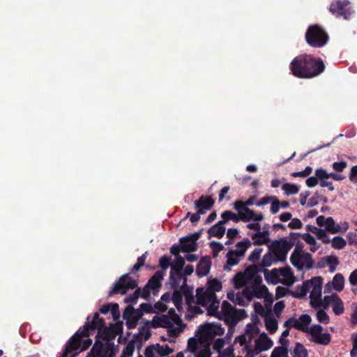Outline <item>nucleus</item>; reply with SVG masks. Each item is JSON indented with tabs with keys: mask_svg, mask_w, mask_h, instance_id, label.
I'll use <instances>...</instances> for the list:
<instances>
[{
	"mask_svg": "<svg viewBox=\"0 0 357 357\" xmlns=\"http://www.w3.org/2000/svg\"><path fill=\"white\" fill-rule=\"evenodd\" d=\"M259 333V327L255 324H247L244 333L234 339V344L238 353L248 351L255 357L271 348L273 342L271 338L265 333Z\"/></svg>",
	"mask_w": 357,
	"mask_h": 357,
	"instance_id": "f257e3e1",
	"label": "nucleus"
},
{
	"mask_svg": "<svg viewBox=\"0 0 357 357\" xmlns=\"http://www.w3.org/2000/svg\"><path fill=\"white\" fill-rule=\"evenodd\" d=\"M185 304L188 317H192L204 312V307L210 315H214L219 308L220 302L216 294L202 288L197 289L196 300L190 290H184Z\"/></svg>",
	"mask_w": 357,
	"mask_h": 357,
	"instance_id": "f03ea898",
	"label": "nucleus"
},
{
	"mask_svg": "<svg viewBox=\"0 0 357 357\" xmlns=\"http://www.w3.org/2000/svg\"><path fill=\"white\" fill-rule=\"evenodd\" d=\"M325 65L320 58L310 54H301L296 56L289 64L291 73L301 79H310L324 72Z\"/></svg>",
	"mask_w": 357,
	"mask_h": 357,
	"instance_id": "7ed1b4c3",
	"label": "nucleus"
},
{
	"mask_svg": "<svg viewBox=\"0 0 357 357\" xmlns=\"http://www.w3.org/2000/svg\"><path fill=\"white\" fill-rule=\"evenodd\" d=\"M261 283L262 282H253L251 286L243 288L241 291H230L227 293V298L234 304L246 306L254 298H271V295L268 294V288Z\"/></svg>",
	"mask_w": 357,
	"mask_h": 357,
	"instance_id": "20e7f679",
	"label": "nucleus"
},
{
	"mask_svg": "<svg viewBox=\"0 0 357 357\" xmlns=\"http://www.w3.org/2000/svg\"><path fill=\"white\" fill-rule=\"evenodd\" d=\"M323 279L320 276L313 277L311 280L304 281L299 289L297 297H305L310 293V305L312 308H319L323 303L322 298Z\"/></svg>",
	"mask_w": 357,
	"mask_h": 357,
	"instance_id": "39448f33",
	"label": "nucleus"
},
{
	"mask_svg": "<svg viewBox=\"0 0 357 357\" xmlns=\"http://www.w3.org/2000/svg\"><path fill=\"white\" fill-rule=\"evenodd\" d=\"M151 325L153 328H167L169 336L178 335L185 326L180 316L173 308H170L166 314L155 315L151 321Z\"/></svg>",
	"mask_w": 357,
	"mask_h": 357,
	"instance_id": "423d86ee",
	"label": "nucleus"
},
{
	"mask_svg": "<svg viewBox=\"0 0 357 357\" xmlns=\"http://www.w3.org/2000/svg\"><path fill=\"white\" fill-rule=\"evenodd\" d=\"M90 319L91 317L89 316L83 328L78 331H80V335L76 340L79 342L80 351L86 350L92 344V340L89 338V336L95 333L96 331H98L99 334L101 329L105 326L104 321L99 317L98 312L93 314L91 321H90Z\"/></svg>",
	"mask_w": 357,
	"mask_h": 357,
	"instance_id": "0eeeda50",
	"label": "nucleus"
},
{
	"mask_svg": "<svg viewBox=\"0 0 357 357\" xmlns=\"http://www.w3.org/2000/svg\"><path fill=\"white\" fill-rule=\"evenodd\" d=\"M234 304L227 301H224L221 305V310H218L215 314L221 320H223L229 326H235L242 318L245 317V311L243 309H236Z\"/></svg>",
	"mask_w": 357,
	"mask_h": 357,
	"instance_id": "6e6552de",
	"label": "nucleus"
},
{
	"mask_svg": "<svg viewBox=\"0 0 357 357\" xmlns=\"http://www.w3.org/2000/svg\"><path fill=\"white\" fill-rule=\"evenodd\" d=\"M264 275L266 280L274 284L280 283L289 287L295 282V276L289 266L265 271Z\"/></svg>",
	"mask_w": 357,
	"mask_h": 357,
	"instance_id": "1a4fd4ad",
	"label": "nucleus"
},
{
	"mask_svg": "<svg viewBox=\"0 0 357 357\" xmlns=\"http://www.w3.org/2000/svg\"><path fill=\"white\" fill-rule=\"evenodd\" d=\"M305 38L310 47L321 48L327 44L329 37L323 27L318 24H314L307 28Z\"/></svg>",
	"mask_w": 357,
	"mask_h": 357,
	"instance_id": "9d476101",
	"label": "nucleus"
},
{
	"mask_svg": "<svg viewBox=\"0 0 357 357\" xmlns=\"http://www.w3.org/2000/svg\"><path fill=\"white\" fill-rule=\"evenodd\" d=\"M258 272L257 266L251 265L244 272L238 273L233 278L234 287L240 289L245 287V288L251 286L253 282H262V278Z\"/></svg>",
	"mask_w": 357,
	"mask_h": 357,
	"instance_id": "9b49d317",
	"label": "nucleus"
},
{
	"mask_svg": "<svg viewBox=\"0 0 357 357\" xmlns=\"http://www.w3.org/2000/svg\"><path fill=\"white\" fill-rule=\"evenodd\" d=\"M225 333V328L218 323H208L199 326L197 331V340H203L213 344L212 340H215L217 336H221Z\"/></svg>",
	"mask_w": 357,
	"mask_h": 357,
	"instance_id": "f8f14e48",
	"label": "nucleus"
},
{
	"mask_svg": "<svg viewBox=\"0 0 357 357\" xmlns=\"http://www.w3.org/2000/svg\"><path fill=\"white\" fill-rule=\"evenodd\" d=\"M290 261L292 265L298 270H309L312 268L314 261L312 255L303 250L301 248L296 245L291 255Z\"/></svg>",
	"mask_w": 357,
	"mask_h": 357,
	"instance_id": "ddd939ff",
	"label": "nucleus"
},
{
	"mask_svg": "<svg viewBox=\"0 0 357 357\" xmlns=\"http://www.w3.org/2000/svg\"><path fill=\"white\" fill-rule=\"evenodd\" d=\"M211 342L192 337L188 340V349L195 357H211Z\"/></svg>",
	"mask_w": 357,
	"mask_h": 357,
	"instance_id": "4468645a",
	"label": "nucleus"
},
{
	"mask_svg": "<svg viewBox=\"0 0 357 357\" xmlns=\"http://www.w3.org/2000/svg\"><path fill=\"white\" fill-rule=\"evenodd\" d=\"M116 353V349L114 344L96 340L86 357H115Z\"/></svg>",
	"mask_w": 357,
	"mask_h": 357,
	"instance_id": "2eb2a0df",
	"label": "nucleus"
},
{
	"mask_svg": "<svg viewBox=\"0 0 357 357\" xmlns=\"http://www.w3.org/2000/svg\"><path fill=\"white\" fill-rule=\"evenodd\" d=\"M330 12L337 17H342L349 20L354 13V10L349 0H334L329 7Z\"/></svg>",
	"mask_w": 357,
	"mask_h": 357,
	"instance_id": "dca6fc26",
	"label": "nucleus"
},
{
	"mask_svg": "<svg viewBox=\"0 0 357 357\" xmlns=\"http://www.w3.org/2000/svg\"><path fill=\"white\" fill-rule=\"evenodd\" d=\"M323 327L320 324H312L306 333L310 342L320 345H328L331 340V335L328 332H323Z\"/></svg>",
	"mask_w": 357,
	"mask_h": 357,
	"instance_id": "f3484780",
	"label": "nucleus"
},
{
	"mask_svg": "<svg viewBox=\"0 0 357 357\" xmlns=\"http://www.w3.org/2000/svg\"><path fill=\"white\" fill-rule=\"evenodd\" d=\"M137 282L135 279L129 277L128 275L121 276L114 284V287L109 291V295L114 294H126L130 289H134L137 287Z\"/></svg>",
	"mask_w": 357,
	"mask_h": 357,
	"instance_id": "a211bd4d",
	"label": "nucleus"
},
{
	"mask_svg": "<svg viewBox=\"0 0 357 357\" xmlns=\"http://www.w3.org/2000/svg\"><path fill=\"white\" fill-rule=\"evenodd\" d=\"M312 318L309 314H304L301 315L298 318H290L287 320L284 326L287 328H294L298 331L306 333L310 328Z\"/></svg>",
	"mask_w": 357,
	"mask_h": 357,
	"instance_id": "6ab92c4d",
	"label": "nucleus"
},
{
	"mask_svg": "<svg viewBox=\"0 0 357 357\" xmlns=\"http://www.w3.org/2000/svg\"><path fill=\"white\" fill-rule=\"evenodd\" d=\"M330 306L335 315H340L344 312V303L337 294L324 296L321 307L328 309Z\"/></svg>",
	"mask_w": 357,
	"mask_h": 357,
	"instance_id": "aec40b11",
	"label": "nucleus"
},
{
	"mask_svg": "<svg viewBox=\"0 0 357 357\" xmlns=\"http://www.w3.org/2000/svg\"><path fill=\"white\" fill-rule=\"evenodd\" d=\"M213 350L218 354V357H234V346L222 337H217L213 342Z\"/></svg>",
	"mask_w": 357,
	"mask_h": 357,
	"instance_id": "412c9836",
	"label": "nucleus"
},
{
	"mask_svg": "<svg viewBox=\"0 0 357 357\" xmlns=\"http://www.w3.org/2000/svg\"><path fill=\"white\" fill-rule=\"evenodd\" d=\"M292 248V243L287 238H282L272 242L270 249L283 261L286 259L287 253Z\"/></svg>",
	"mask_w": 357,
	"mask_h": 357,
	"instance_id": "4be33fe9",
	"label": "nucleus"
},
{
	"mask_svg": "<svg viewBox=\"0 0 357 357\" xmlns=\"http://www.w3.org/2000/svg\"><path fill=\"white\" fill-rule=\"evenodd\" d=\"M173 352V349L167 344L160 345L159 344L149 346L145 350L146 357H166Z\"/></svg>",
	"mask_w": 357,
	"mask_h": 357,
	"instance_id": "5701e85b",
	"label": "nucleus"
},
{
	"mask_svg": "<svg viewBox=\"0 0 357 357\" xmlns=\"http://www.w3.org/2000/svg\"><path fill=\"white\" fill-rule=\"evenodd\" d=\"M79 335H80V331H77L75 335L70 338L60 357H75L81 352L80 349H79V342L76 340Z\"/></svg>",
	"mask_w": 357,
	"mask_h": 357,
	"instance_id": "b1692460",
	"label": "nucleus"
},
{
	"mask_svg": "<svg viewBox=\"0 0 357 357\" xmlns=\"http://www.w3.org/2000/svg\"><path fill=\"white\" fill-rule=\"evenodd\" d=\"M183 298L184 291H179L174 292L173 294L171 293H165L161 296L160 300L164 301L165 304L172 301L178 311L181 313L183 312L182 301Z\"/></svg>",
	"mask_w": 357,
	"mask_h": 357,
	"instance_id": "393cba45",
	"label": "nucleus"
},
{
	"mask_svg": "<svg viewBox=\"0 0 357 357\" xmlns=\"http://www.w3.org/2000/svg\"><path fill=\"white\" fill-rule=\"evenodd\" d=\"M257 199L256 196H250L246 201L243 202L241 200H236L233 204V207L235 211L241 210L244 213L250 218L254 213H256L253 210L249 208V206H253L256 204Z\"/></svg>",
	"mask_w": 357,
	"mask_h": 357,
	"instance_id": "a878e982",
	"label": "nucleus"
},
{
	"mask_svg": "<svg viewBox=\"0 0 357 357\" xmlns=\"http://www.w3.org/2000/svg\"><path fill=\"white\" fill-rule=\"evenodd\" d=\"M237 214L233 213L230 211H225L221 214L222 221L225 223L229 220H233L235 222H238L239 221L243 222V220H248L249 218L247 216L244 212L241 210L236 211Z\"/></svg>",
	"mask_w": 357,
	"mask_h": 357,
	"instance_id": "bb28decb",
	"label": "nucleus"
},
{
	"mask_svg": "<svg viewBox=\"0 0 357 357\" xmlns=\"http://www.w3.org/2000/svg\"><path fill=\"white\" fill-rule=\"evenodd\" d=\"M333 287L337 291H341L344 287V278L341 273H337L333 277L331 282H328L324 288V292H328L331 287Z\"/></svg>",
	"mask_w": 357,
	"mask_h": 357,
	"instance_id": "cd10ccee",
	"label": "nucleus"
},
{
	"mask_svg": "<svg viewBox=\"0 0 357 357\" xmlns=\"http://www.w3.org/2000/svg\"><path fill=\"white\" fill-rule=\"evenodd\" d=\"M249 236L255 245H266L270 242V233H266V231L259 230L258 231L250 233Z\"/></svg>",
	"mask_w": 357,
	"mask_h": 357,
	"instance_id": "c85d7f7f",
	"label": "nucleus"
},
{
	"mask_svg": "<svg viewBox=\"0 0 357 357\" xmlns=\"http://www.w3.org/2000/svg\"><path fill=\"white\" fill-rule=\"evenodd\" d=\"M317 224L324 229L330 234H333L335 222L332 217L326 218L324 215H319L317 218Z\"/></svg>",
	"mask_w": 357,
	"mask_h": 357,
	"instance_id": "c756f323",
	"label": "nucleus"
},
{
	"mask_svg": "<svg viewBox=\"0 0 357 357\" xmlns=\"http://www.w3.org/2000/svg\"><path fill=\"white\" fill-rule=\"evenodd\" d=\"M211 259L207 257L202 258L197 264L196 273L199 278L206 276L210 271Z\"/></svg>",
	"mask_w": 357,
	"mask_h": 357,
	"instance_id": "7c9ffc66",
	"label": "nucleus"
},
{
	"mask_svg": "<svg viewBox=\"0 0 357 357\" xmlns=\"http://www.w3.org/2000/svg\"><path fill=\"white\" fill-rule=\"evenodd\" d=\"M140 316V313L138 311L134 310H127L123 314V318L126 320V326L128 328H135L138 317Z\"/></svg>",
	"mask_w": 357,
	"mask_h": 357,
	"instance_id": "2f4dec72",
	"label": "nucleus"
},
{
	"mask_svg": "<svg viewBox=\"0 0 357 357\" xmlns=\"http://www.w3.org/2000/svg\"><path fill=\"white\" fill-rule=\"evenodd\" d=\"M264 219V215L261 213H256L249 218L248 220H243L244 222H248L247 228L249 229L256 230L258 231L261 230L260 222Z\"/></svg>",
	"mask_w": 357,
	"mask_h": 357,
	"instance_id": "473e14b6",
	"label": "nucleus"
},
{
	"mask_svg": "<svg viewBox=\"0 0 357 357\" xmlns=\"http://www.w3.org/2000/svg\"><path fill=\"white\" fill-rule=\"evenodd\" d=\"M194 204L199 210H204L205 213L212 208L214 201L211 197L202 196L199 199L195 201Z\"/></svg>",
	"mask_w": 357,
	"mask_h": 357,
	"instance_id": "72a5a7b5",
	"label": "nucleus"
},
{
	"mask_svg": "<svg viewBox=\"0 0 357 357\" xmlns=\"http://www.w3.org/2000/svg\"><path fill=\"white\" fill-rule=\"evenodd\" d=\"M181 252H195L197 248V245L193 241V240L189 239V237H182L180 238Z\"/></svg>",
	"mask_w": 357,
	"mask_h": 357,
	"instance_id": "f704fd0d",
	"label": "nucleus"
},
{
	"mask_svg": "<svg viewBox=\"0 0 357 357\" xmlns=\"http://www.w3.org/2000/svg\"><path fill=\"white\" fill-rule=\"evenodd\" d=\"M278 261L279 258L275 255V253L270 249L269 252L266 253L260 262V266L261 268H266L271 266L272 264H275Z\"/></svg>",
	"mask_w": 357,
	"mask_h": 357,
	"instance_id": "c9c22d12",
	"label": "nucleus"
},
{
	"mask_svg": "<svg viewBox=\"0 0 357 357\" xmlns=\"http://www.w3.org/2000/svg\"><path fill=\"white\" fill-rule=\"evenodd\" d=\"M227 261L224 266L225 269L229 270L231 266H234L238 264V262L243 259L241 256H238L233 249L229 250L226 255Z\"/></svg>",
	"mask_w": 357,
	"mask_h": 357,
	"instance_id": "e433bc0d",
	"label": "nucleus"
},
{
	"mask_svg": "<svg viewBox=\"0 0 357 357\" xmlns=\"http://www.w3.org/2000/svg\"><path fill=\"white\" fill-rule=\"evenodd\" d=\"M224 222L220 220L218 223L212 226L208 230V234L209 236H214L218 238H221L225 233V227Z\"/></svg>",
	"mask_w": 357,
	"mask_h": 357,
	"instance_id": "4c0bfd02",
	"label": "nucleus"
},
{
	"mask_svg": "<svg viewBox=\"0 0 357 357\" xmlns=\"http://www.w3.org/2000/svg\"><path fill=\"white\" fill-rule=\"evenodd\" d=\"M252 242L247 238H244L243 241L238 242L236 244V248L233 250L241 257L243 258L246 251L251 247Z\"/></svg>",
	"mask_w": 357,
	"mask_h": 357,
	"instance_id": "58836bf2",
	"label": "nucleus"
},
{
	"mask_svg": "<svg viewBox=\"0 0 357 357\" xmlns=\"http://www.w3.org/2000/svg\"><path fill=\"white\" fill-rule=\"evenodd\" d=\"M163 271H157L152 278L149 280L147 287L153 290L159 288L161 285V281L163 279Z\"/></svg>",
	"mask_w": 357,
	"mask_h": 357,
	"instance_id": "ea45409f",
	"label": "nucleus"
},
{
	"mask_svg": "<svg viewBox=\"0 0 357 357\" xmlns=\"http://www.w3.org/2000/svg\"><path fill=\"white\" fill-rule=\"evenodd\" d=\"M311 232L314 234L316 237L321 240L324 244L330 243L331 239L328 236V233L325 229L318 228L317 227H312Z\"/></svg>",
	"mask_w": 357,
	"mask_h": 357,
	"instance_id": "a19ab883",
	"label": "nucleus"
},
{
	"mask_svg": "<svg viewBox=\"0 0 357 357\" xmlns=\"http://www.w3.org/2000/svg\"><path fill=\"white\" fill-rule=\"evenodd\" d=\"M169 278L174 286H178L181 280H183V282L186 281V278L182 274V270L171 268Z\"/></svg>",
	"mask_w": 357,
	"mask_h": 357,
	"instance_id": "79ce46f5",
	"label": "nucleus"
},
{
	"mask_svg": "<svg viewBox=\"0 0 357 357\" xmlns=\"http://www.w3.org/2000/svg\"><path fill=\"white\" fill-rule=\"evenodd\" d=\"M317 310L315 317L317 321L322 324H328L330 323V317L326 312V309L323 307L315 308Z\"/></svg>",
	"mask_w": 357,
	"mask_h": 357,
	"instance_id": "37998d69",
	"label": "nucleus"
},
{
	"mask_svg": "<svg viewBox=\"0 0 357 357\" xmlns=\"http://www.w3.org/2000/svg\"><path fill=\"white\" fill-rule=\"evenodd\" d=\"M292 357H308V352L306 348L300 342H296L293 351Z\"/></svg>",
	"mask_w": 357,
	"mask_h": 357,
	"instance_id": "c03bdc74",
	"label": "nucleus"
},
{
	"mask_svg": "<svg viewBox=\"0 0 357 357\" xmlns=\"http://www.w3.org/2000/svg\"><path fill=\"white\" fill-rule=\"evenodd\" d=\"M282 189L283 190L284 195L289 196L291 195H296L299 191V187L296 184L285 183L282 185Z\"/></svg>",
	"mask_w": 357,
	"mask_h": 357,
	"instance_id": "a18cd8bd",
	"label": "nucleus"
},
{
	"mask_svg": "<svg viewBox=\"0 0 357 357\" xmlns=\"http://www.w3.org/2000/svg\"><path fill=\"white\" fill-rule=\"evenodd\" d=\"M265 326L268 332L273 334L278 329V321L273 317H266Z\"/></svg>",
	"mask_w": 357,
	"mask_h": 357,
	"instance_id": "49530a36",
	"label": "nucleus"
},
{
	"mask_svg": "<svg viewBox=\"0 0 357 357\" xmlns=\"http://www.w3.org/2000/svg\"><path fill=\"white\" fill-rule=\"evenodd\" d=\"M326 263L329 268V271L333 273L339 264V260L336 255H331L326 257Z\"/></svg>",
	"mask_w": 357,
	"mask_h": 357,
	"instance_id": "de8ad7c7",
	"label": "nucleus"
},
{
	"mask_svg": "<svg viewBox=\"0 0 357 357\" xmlns=\"http://www.w3.org/2000/svg\"><path fill=\"white\" fill-rule=\"evenodd\" d=\"M334 249L341 250L347 245V241L340 236H336L330 241Z\"/></svg>",
	"mask_w": 357,
	"mask_h": 357,
	"instance_id": "09e8293b",
	"label": "nucleus"
},
{
	"mask_svg": "<svg viewBox=\"0 0 357 357\" xmlns=\"http://www.w3.org/2000/svg\"><path fill=\"white\" fill-rule=\"evenodd\" d=\"M138 336L141 341H146L151 336V331L147 324H144L139 327Z\"/></svg>",
	"mask_w": 357,
	"mask_h": 357,
	"instance_id": "8fccbe9b",
	"label": "nucleus"
},
{
	"mask_svg": "<svg viewBox=\"0 0 357 357\" xmlns=\"http://www.w3.org/2000/svg\"><path fill=\"white\" fill-rule=\"evenodd\" d=\"M287 354V347L282 344V346L276 347L273 349L271 357H286Z\"/></svg>",
	"mask_w": 357,
	"mask_h": 357,
	"instance_id": "3c124183",
	"label": "nucleus"
},
{
	"mask_svg": "<svg viewBox=\"0 0 357 357\" xmlns=\"http://www.w3.org/2000/svg\"><path fill=\"white\" fill-rule=\"evenodd\" d=\"M222 289V284L220 281L216 279H213L208 282V287L205 290L208 291H213L215 294L216 291H220Z\"/></svg>",
	"mask_w": 357,
	"mask_h": 357,
	"instance_id": "603ef678",
	"label": "nucleus"
},
{
	"mask_svg": "<svg viewBox=\"0 0 357 357\" xmlns=\"http://www.w3.org/2000/svg\"><path fill=\"white\" fill-rule=\"evenodd\" d=\"M305 241L310 245V249L312 252H315L319 248L314 238L310 234H306L304 236Z\"/></svg>",
	"mask_w": 357,
	"mask_h": 357,
	"instance_id": "864d4df0",
	"label": "nucleus"
},
{
	"mask_svg": "<svg viewBox=\"0 0 357 357\" xmlns=\"http://www.w3.org/2000/svg\"><path fill=\"white\" fill-rule=\"evenodd\" d=\"M263 249L261 248H257L254 249L248 257V260L251 262L257 261L261 256Z\"/></svg>",
	"mask_w": 357,
	"mask_h": 357,
	"instance_id": "5fc2aeb1",
	"label": "nucleus"
},
{
	"mask_svg": "<svg viewBox=\"0 0 357 357\" xmlns=\"http://www.w3.org/2000/svg\"><path fill=\"white\" fill-rule=\"evenodd\" d=\"M349 223L346 221L342 222L340 224L335 225V228L333 230V234L337 233H344L349 229Z\"/></svg>",
	"mask_w": 357,
	"mask_h": 357,
	"instance_id": "6e6d98bb",
	"label": "nucleus"
},
{
	"mask_svg": "<svg viewBox=\"0 0 357 357\" xmlns=\"http://www.w3.org/2000/svg\"><path fill=\"white\" fill-rule=\"evenodd\" d=\"M184 264H185L184 259L181 256L177 255L176 257L175 261L171 265V268L174 269H174L182 270Z\"/></svg>",
	"mask_w": 357,
	"mask_h": 357,
	"instance_id": "4d7b16f0",
	"label": "nucleus"
},
{
	"mask_svg": "<svg viewBox=\"0 0 357 357\" xmlns=\"http://www.w3.org/2000/svg\"><path fill=\"white\" fill-rule=\"evenodd\" d=\"M330 173H328L326 169L320 167L315 170V176L318 178V181H321L324 179H328L330 178Z\"/></svg>",
	"mask_w": 357,
	"mask_h": 357,
	"instance_id": "13d9d810",
	"label": "nucleus"
},
{
	"mask_svg": "<svg viewBox=\"0 0 357 357\" xmlns=\"http://www.w3.org/2000/svg\"><path fill=\"white\" fill-rule=\"evenodd\" d=\"M312 172V168L310 166L306 167L303 170L299 172H294L291 174L293 177H303L308 176Z\"/></svg>",
	"mask_w": 357,
	"mask_h": 357,
	"instance_id": "bf43d9fd",
	"label": "nucleus"
},
{
	"mask_svg": "<svg viewBox=\"0 0 357 357\" xmlns=\"http://www.w3.org/2000/svg\"><path fill=\"white\" fill-rule=\"evenodd\" d=\"M159 264L163 271H166L169 266H171V259L167 255H164L159 259Z\"/></svg>",
	"mask_w": 357,
	"mask_h": 357,
	"instance_id": "052dcab7",
	"label": "nucleus"
},
{
	"mask_svg": "<svg viewBox=\"0 0 357 357\" xmlns=\"http://www.w3.org/2000/svg\"><path fill=\"white\" fill-rule=\"evenodd\" d=\"M347 167V162L345 161L334 162L332 164V168L336 172H342Z\"/></svg>",
	"mask_w": 357,
	"mask_h": 357,
	"instance_id": "680f3d73",
	"label": "nucleus"
},
{
	"mask_svg": "<svg viewBox=\"0 0 357 357\" xmlns=\"http://www.w3.org/2000/svg\"><path fill=\"white\" fill-rule=\"evenodd\" d=\"M118 309V305L116 303L114 304H107L103 305L100 309V312L102 314H107L109 311H112L113 313Z\"/></svg>",
	"mask_w": 357,
	"mask_h": 357,
	"instance_id": "e2e57ef3",
	"label": "nucleus"
},
{
	"mask_svg": "<svg viewBox=\"0 0 357 357\" xmlns=\"http://www.w3.org/2000/svg\"><path fill=\"white\" fill-rule=\"evenodd\" d=\"M168 308L167 304L164 301L160 300L153 305V312L158 313L160 312H165Z\"/></svg>",
	"mask_w": 357,
	"mask_h": 357,
	"instance_id": "0e129e2a",
	"label": "nucleus"
},
{
	"mask_svg": "<svg viewBox=\"0 0 357 357\" xmlns=\"http://www.w3.org/2000/svg\"><path fill=\"white\" fill-rule=\"evenodd\" d=\"M153 305L150 303H142L139 305V309L137 310L140 313V315L143 313L153 312Z\"/></svg>",
	"mask_w": 357,
	"mask_h": 357,
	"instance_id": "69168bd1",
	"label": "nucleus"
},
{
	"mask_svg": "<svg viewBox=\"0 0 357 357\" xmlns=\"http://www.w3.org/2000/svg\"><path fill=\"white\" fill-rule=\"evenodd\" d=\"M210 247L214 255H217L220 251L224 249V246L221 243L212 241L210 243Z\"/></svg>",
	"mask_w": 357,
	"mask_h": 357,
	"instance_id": "338daca9",
	"label": "nucleus"
},
{
	"mask_svg": "<svg viewBox=\"0 0 357 357\" xmlns=\"http://www.w3.org/2000/svg\"><path fill=\"white\" fill-rule=\"evenodd\" d=\"M353 348L350 351L351 357H356L357 356V333L352 334L351 336Z\"/></svg>",
	"mask_w": 357,
	"mask_h": 357,
	"instance_id": "774afa93",
	"label": "nucleus"
}]
</instances>
